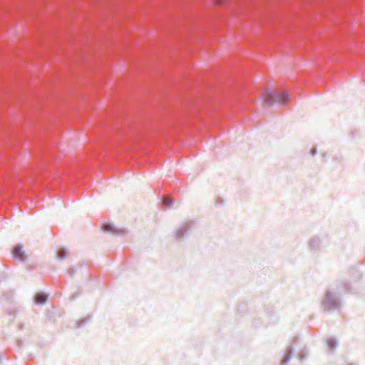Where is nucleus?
Returning a JSON list of instances; mask_svg holds the SVG:
<instances>
[{"label": "nucleus", "mask_w": 365, "mask_h": 365, "mask_svg": "<svg viewBox=\"0 0 365 365\" xmlns=\"http://www.w3.org/2000/svg\"><path fill=\"white\" fill-rule=\"evenodd\" d=\"M262 98L264 103L268 105L274 103L287 104L289 101V96L287 91L277 93L270 89L266 90L262 93Z\"/></svg>", "instance_id": "nucleus-1"}, {"label": "nucleus", "mask_w": 365, "mask_h": 365, "mask_svg": "<svg viewBox=\"0 0 365 365\" xmlns=\"http://www.w3.org/2000/svg\"><path fill=\"white\" fill-rule=\"evenodd\" d=\"M323 307L325 310H329L337 307V302L331 294L327 293L323 300Z\"/></svg>", "instance_id": "nucleus-2"}, {"label": "nucleus", "mask_w": 365, "mask_h": 365, "mask_svg": "<svg viewBox=\"0 0 365 365\" xmlns=\"http://www.w3.org/2000/svg\"><path fill=\"white\" fill-rule=\"evenodd\" d=\"M13 255L14 257L19 259V260L24 259V252L22 251V249L20 246H16L13 250Z\"/></svg>", "instance_id": "nucleus-3"}, {"label": "nucleus", "mask_w": 365, "mask_h": 365, "mask_svg": "<svg viewBox=\"0 0 365 365\" xmlns=\"http://www.w3.org/2000/svg\"><path fill=\"white\" fill-rule=\"evenodd\" d=\"M47 295L43 292L37 293L35 296V302L38 304L45 303Z\"/></svg>", "instance_id": "nucleus-4"}, {"label": "nucleus", "mask_w": 365, "mask_h": 365, "mask_svg": "<svg viewBox=\"0 0 365 365\" xmlns=\"http://www.w3.org/2000/svg\"><path fill=\"white\" fill-rule=\"evenodd\" d=\"M327 344L330 349H334L336 345V341L334 339L330 338L327 339Z\"/></svg>", "instance_id": "nucleus-5"}, {"label": "nucleus", "mask_w": 365, "mask_h": 365, "mask_svg": "<svg viewBox=\"0 0 365 365\" xmlns=\"http://www.w3.org/2000/svg\"><path fill=\"white\" fill-rule=\"evenodd\" d=\"M67 255V252L65 250L63 249H60L58 250V252H57V256L59 259H63Z\"/></svg>", "instance_id": "nucleus-6"}, {"label": "nucleus", "mask_w": 365, "mask_h": 365, "mask_svg": "<svg viewBox=\"0 0 365 365\" xmlns=\"http://www.w3.org/2000/svg\"><path fill=\"white\" fill-rule=\"evenodd\" d=\"M173 203V201L172 200L168 197H166L163 199V204L165 207H170Z\"/></svg>", "instance_id": "nucleus-7"}, {"label": "nucleus", "mask_w": 365, "mask_h": 365, "mask_svg": "<svg viewBox=\"0 0 365 365\" xmlns=\"http://www.w3.org/2000/svg\"><path fill=\"white\" fill-rule=\"evenodd\" d=\"M213 3L216 6H221L225 3V0H213Z\"/></svg>", "instance_id": "nucleus-8"}, {"label": "nucleus", "mask_w": 365, "mask_h": 365, "mask_svg": "<svg viewBox=\"0 0 365 365\" xmlns=\"http://www.w3.org/2000/svg\"><path fill=\"white\" fill-rule=\"evenodd\" d=\"M103 229L104 231H112L113 230L112 226L109 224L104 225L103 226Z\"/></svg>", "instance_id": "nucleus-9"}, {"label": "nucleus", "mask_w": 365, "mask_h": 365, "mask_svg": "<svg viewBox=\"0 0 365 365\" xmlns=\"http://www.w3.org/2000/svg\"><path fill=\"white\" fill-rule=\"evenodd\" d=\"M289 356H290V354L287 353V354L285 355L284 359L282 361V363H281V364H282V365H285V364H287V361H289Z\"/></svg>", "instance_id": "nucleus-10"}]
</instances>
